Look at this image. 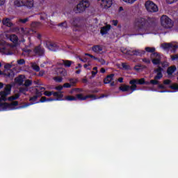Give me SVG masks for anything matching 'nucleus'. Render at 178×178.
Listing matches in <instances>:
<instances>
[{"mask_svg": "<svg viewBox=\"0 0 178 178\" xmlns=\"http://www.w3.org/2000/svg\"><path fill=\"white\" fill-rule=\"evenodd\" d=\"M45 47L49 49V51H56L58 49V45L56 43H52L51 42L49 41H46L44 42Z\"/></svg>", "mask_w": 178, "mask_h": 178, "instance_id": "nucleus-14", "label": "nucleus"}, {"mask_svg": "<svg viewBox=\"0 0 178 178\" xmlns=\"http://www.w3.org/2000/svg\"><path fill=\"white\" fill-rule=\"evenodd\" d=\"M20 33L22 35H31L34 33V31L29 29L27 28H21Z\"/></svg>", "mask_w": 178, "mask_h": 178, "instance_id": "nucleus-18", "label": "nucleus"}, {"mask_svg": "<svg viewBox=\"0 0 178 178\" xmlns=\"http://www.w3.org/2000/svg\"><path fill=\"white\" fill-rule=\"evenodd\" d=\"M32 68L33 70H35L36 72H40V67L37 65L35 63H32Z\"/></svg>", "mask_w": 178, "mask_h": 178, "instance_id": "nucleus-37", "label": "nucleus"}, {"mask_svg": "<svg viewBox=\"0 0 178 178\" xmlns=\"http://www.w3.org/2000/svg\"><path fill=\"white\" fill-rule=\"evenodd\" d=\"M55 90H57V91H61V90H63V86H58L55 88Z\"/></svg>", "mask_w": 178, "mask_h": 178, "instance_id": "nucleus-52", "label": "nucleus"}, {"mask_svg": "<svg viewBox=\"0 0 178 178\" xmlns=\"http://www.w3.org/2000/svg\"><path fill=\"white\" fill-rule=\"evenodd\" d=\"M129 84L131 85V92H133V91L137 90V85L136 84H140V85L149 84V82H148V81L145 82V79L144 78H142L140 79H132L129 81Z\"/></svg>", "mask_w": 178, "mask_h": 178, "instance_id": "nucleus-5", "label": "nucleus"}, {"mask_svg": "<svg viewBox=\"0 0 178 178\" xmlns=\"http://www.w3.org/2000/svg\"><path fill=\"white\" fill-rule=\"evenodd\" d=\"M41 20H45L47 19V15L45 13H42L40 16Z\"/></svg>", "mask_w": 178, "mask_h": 178, "instance_id": "nucleus-51", "label": "nucleus"}, {"mask_svg": "<svg viewBox=\"0 0 178 178\" xmlns=\"http://www.w3.org/2000/svg\"><path fill=\"white\" fill-rule=\"evenodd\" d=\"M170 83H171V81L169 79L164 80V81H163V84H165V86H169V84H170Z\"/></svg>", "mask_w": 178, "mask_h": 178, "instance_id": "nucleus-50", "label": "nucleus"}, {"mask_svg": "<svg viewBox=\"0 0 178 178\" xmlns=\"http://www.w3.org/2000/svg\"><path fill=\"white\" fill-rule=\"evenodd\" d=\"M170 88H172V90H176L178 91V85L177 84H173L170 86Z\"/></svg>", "mask_w": 178, "mask_h": 178, "instance_id": "nucleus-41", "label": "nucleus"}, {"mask_svg": "<svg viewBox=\"0 0 178 178\" xmlns=\"http://www.w3.org/2000/svg\"><path fill=\"white\" fill-rule=\"evenodd\" d=\"M88 98H90L91 99H97L94 95L83 96V94H78L76 95V97L66 96L65 99L66 101H76V99H79V101H86V99H88Z\"/></svg>", "mask_w": 178, "mask_h": 178, "instance_id": "nucleus-3", "label": "nucleus"}, {"mask_svg": "<svg viewBox=\"0 0 178 178\" xmlns=\"http://www.w3.org/2000/svg\"><path fill=\"white\" fill-rule=\"evenodd\" d=\"M114 76V74L107 76V77L104 79V84H109V83L113 80Z\"/></svg>", "mask_w": 178, "mask_h": 178, "instance_id": "nucleus-27", "label": "nucleus"}, {"mask_svg": "<svg viewBox=\"0 0 178 178\" xmlns=\"http://www.w3.org/2000/svg\"><path fill=\"white\" fill-rule=\"evenodd\" d=\"M61 65H64L66 67H70L72 65V61L70 60H62Z\"/></svg>", "mask_w": 178, "mask_h": 178, "instance_id": "nucleus-32", "label": "nucleus"}, {"mask_svg": "<svg viewBox=\"0 0 178 178\" xmlns=\"http://www.w3.org/2000/svg\"><path fill=\"white\" fill-rule=\"evenodd\" d=\"M55 81H57L58 83H61L62 80H63V79L60 76H57L54 78Z\"/></svg>", "mask_w": 178, "mask_h": 178, "instance_id": "nucleus-42", "label": "nucleus"}, {"mask_svg": "<svg viewBox=\"0 0 178 178\" xmlns=\"http://www.w3.org/2000/svg\"><path fill=\"white\" fill-rule=\"evenodd\" d=\"M177 69V68L176 67V66L170 67L167 70V73H168V76L173 74V73H175V72H176Z\"/></svg>", "mask_w": 178, "mask_h": 178, "instance_id": "nucleus-26", "label": "nucleus"}, {"mask_svg": "<svg viewBox=\"0 0 178 178\" xmlns=\"http://www.w3.org/2000/svg\"><path fill=\"white\" fill-rule=\"evenodd\" d=\"M19 97H20V95H19V94H15V95H13L10 97H8V101H15L16 99H17V98H19Z\"/></svg>", "mask_w": 178, "mask_h": 178, "instance_id": "nucleus-34", "label": "nucleus"}, {"mask_svg": "<svg viewBox=\"0 0 178 178\" xmlns=\"http://www.w3.org/2000/svg\"><path fill=\"white\" fill-rule=\"evenodd\" d=\"M70 84H71V86H74V84H76V83H77V79H70Z\"/></svg>", "mask_w": 178, "mask_h": 178, "instance_id": "nucleus-39", "label": "nucleus"}, {"mask_svg": "<svg viewBox=\"0 0 178 178\" xmlns=\"http://www.w3.org/2000/svg\"><path fill=\"white\" fill-rule=\"evenodd\" d=\"M120 51L121 52H122V54H125L127 55H144V54H145V51L144 50H135L134 51H131L129 49H127L124 47H121L120 48Z\"/></svg>", "mask_w": 178, "mask_h": 178, "instance_id": "nucleus-8", "label": "nucleus"}, {"mask_svg": "<svg viewBox=\"0 0 178 178\" xmlns=\"http://www.w3.org/2000/svg\"><path fill=\"white\" fill-rule=\"evenodd\" d=\"M25 63H26V61H24V59H20V60H17L18 65H24Z\"/></svg>", "mask_w": 178, "mask_h": 178, "instance_id": "nucleus-48", "label": "nucleus"}, {"mask_svg": "<svg viewBox=\"0 0 178 178\" xmlns=\"http://www.w3.org/2000/svg\"><path fill=\"white\" fill-rule=\"evenodd\" d=\"M0 52H1V54H5L6 55H12V53H8V49L4 47L0 48Z\"/></svg>", "mask_w": 178, "mask_h": 178, "instance_id": "nucleus-33", "label": "nucleus"}, {"mask_svg": "<svg viewBox=\"0 0 178 178\" xmlns=\"http://www.w3.org/2000/svg\"><path fill=\"white\" fill-rule=\"evenodd\" d=\"M120 90L123 92L130 91L131 90V86L122 85L120 87Z\"/></svg>", "mask_w": 178, "mask_h": 178, "instance_id": "nucleus-28", "label": "nucleus"}, {"mask_svg": "<svg viewBox=\"0 0 178 178\" xmlns=\"http://www.w3.org/2000/svg\"><path fill=\"white\" fill-rule=\"evenodd\" d=\"M145 8L147 12L155 13L158 12V6L152 1H147L145 3Z\"/></svg>", "mask_w": 178, "mask_h": 178, "instance_id": "nucleus-10", "label": "nucleus"}, {"mask_svg": "<svg viewBox=\"0 0 178 178\" xmlns=\"http://www.w3.org/2000/svg\"><path fill=\"white\" fill-rule=\"evenodd\" d=\"M123 2H126V3H130L133 4L134 2H136L137 0H122Z\"/></svg>", "mask_w": 178, "mask_h": 178, "instance_id": "nucleus-40", "label": "nucleus"}, {"mask_svg": "<svg viewBox=\"0 0 178 178\" xmlns=\"http://www.w3.org/2000/svg\"><path fill=\"white\" fill-rule=\"evenodd\" d=\"M152 62L153 65H159L161 63V56L158 53H154L152 54Z\"/></svg>", "mask_w": 178, "mask_h": 178, "instance_id": "nucleus-13", "label": "nucleus"}, {"mask_svg": "<svg viewBox=\"0 0 178 178\" xmlns=\"http://www.w3.org/2000/svg\"><path fill=\"white\" fill-rule=\"evenodd\" d=\"M3 24L4 26H7L8 27H12L13 26V24L10 22V19L6 18L3 20Z\"/></svg>", "mask_w": 178, "mask_h": 178, "instance_id": "nucleus-25", "label": "nucleus"}, {"mask_svg": "<svg viewBox=\"0 0 178 178\" xmlns=\"http://www.w3.org/2000/svg\"><path fill=\"white\" fill-rule=\"evenodd\" d=\"M19 22H21V23H26V22H29V18H25L24 19H19Z\"/></svg>", "mask_w": 178, "mask_h": 178, "instance_id": "nucleus-54", "label": "nucleus"}, {"mask_svg": "<svg viewBox=\"0 0 178 178\" xmlns=\"http://www.w3.org/2000/svg\"><path fill=\"white\" fill-rule=\"evenodd\" d=\"M102 9H109L112 6V0H97Z\"/></svg>", "mask_w": 178, "mask_h": 178, "instance_id": "nucleus-12", "label": "nucleus"}, {"mask_svg": "<svg viewBox=\"0 0 178 178\" xmlns=\"http://www.w3.org/2000/svg\"><path fill=\"white\" fill-rule=\"evenodd\" d=\"M171 59H172V60H176V59H178V54L171 56Z\"/></svg>", "mask_w": 178, "mask_h": 178, "instance_id": "nucleus-53", "label": "nucleus"}, {"mask_svg": "<svg viewBox=\"0 0 178 178\" xmlns=\"http://www.w3.org/2000/svg\"><path fill=\"white\" fill-rule=\"evenodd\" d=\"M79 60H81V62H88V64H85L83 65V67H85V69H87L88 70H90V69H91V67H90V66H91V64L90 63V62H91V60H88V59L87 58H84V59L81 58L79 57Z\"/></svg>", "mask_w": 178, "mask_h": 178, "instance_id": "nucleus-21", "label": "nucleus"}, {"mask_svg": "<svg viewBox=\"0 0 178 178\" xmlns=\"http://www.w3.org/2000/svg\"><path fill=\"white\" fill-rule=\"evenodd\" d=\"M25 80L26 76L24 75H19V76L15 79V83L18 86H22L23 85V83H24Z\"/></svg>", "mask_w": 178, "mask_h": 178, "instance_id": "nucleus-17", "label": "nucleus"}, {"mask_svg": "<svg viewBox=\"0 0 178 178\" xmlns=\"http://www.w3.org/2000/svg\"><path fill=\"white\" fill-rule=\"evenodd\" d=\"M120 67V69H123L124 70H129L130 65H129L127 63H122Z\"/></svg>", "mask_w": 178, "mask_h": 178, "instance_id": "nucleus-31", "label": "nucleus"}, {"mask_svg": "<svg viewBox=\"0 0 178 178\" xmlns=\"http://www.w3.org/2000/svg\"><path fill=\"white\" fill-rule=\"evenodd\" d=\"M5 4V0H0V6Z\"/></svg>", "mask_w": 178, "mask_h": 178, "instance_id": "nucleus-59", "label": "nucleus"}, {"mask_svg": "<svg viewBox=\"0 0 178 178\" xmlns=\"http://www.w3.org/2000/svg\"><path fill=\"white\" fill-rule=\"evenodd\" d=\"M146 52H155L154 47H145Z\"/></svg>", "mask_w": 178, "mask_h": 178, "instance_id": "nucleus-38", "label": "nucleus"}, {"mask_svg": "<svg viewBox=\"0 0 178 178\" xmlns=\"http://www.w3.org/2000/svg\"><path fill=\"white\" fill-rule=\"evenodd\" d=\"M36 95L33 96V97L30 98L31 104H26L24 106L17 107V105H19V102L17 101L13 102L11 104L6 103L5 101H6V97L10 94V91L12 90V86L10 85H6V88L3 91H1L0 92V111H13V109H20L22 108H27V106H30V105H33L34 104H38L39 102L37 101V99L38 97H41L42 95V93L41 92H39L38 90H44V88H39L38 89H36Z\"/></svg>", "mask_w": 178, "mask_h": 178, "instance_id": "nucleus-1", "label": "nucleus"}, {"mask_svg": "<svg viewBox=\"0 0 178 178\" xmlns=\"http://www.w3.org/2000/svg\"><path fill=\"white\" fill-rule=\"evenodd\" d=\"M118 81H119L120 83H123V78H119V79H118Z\"/></svg>", "mask_w": 178, "mask_h": 178, "instance_id": "nucleus-62", "label": "nucleus"}, {"mask_svg": "<svg viewBox=\"0 0 178 178\" xmlns=\"http://www.w3.org/2000/svg\"><path fill=\"white\" fill-rule=\"evenodd\" d=\"M75 69H81V64H78V66H76V67H75Z\"/></svg>", "mask_w": 178, "mask_h": 178, "instance_id": "nucleus-61", "label": "nucleus"}, {"mask_svg": "<svg viewBox=\"0 0 178 178\" xmlns=\"http://www.w3.org/2000/svg\"><path fill=\"white\" fill-rule=\"evenodd\" d=\"M149 84H152L153 86H156L159 84V81L158 79H152L150 82H149Z\"/></svg>", "mask_w": 178, "mask_h": 178, "instance_id": "nucleus-36", "label": "nucleus"}, {"mask_svg": "<svg viewBox=\"0 0 178 178\" xmlns=\"http://www.w3.org/2000/svg\"><path fill=\"white\" fill-rule=\"evenodd\" d=\"M24 87H26L25 88H20L19 91L20 92H22L23 94H25V92H26V91H29V88H27V87H30V86H31V84H33V81L30 79H26L24 81Z\"/></svg>", "mask_w": 178, "mask_h": 178, "instance_id": "nucleus-15", "label": "nucleus"}, {"mask_svg": "<svg viewBox=\"0 0 178 178\" xmlns=\"http://www.w3.org/2000/svg\"><path fill=\"white\" fill-rule=\"evenodd\" d=\"M112 24H113V26H118V20H113Z\"/></svg>", "mask_w": 178, "mask_h": 178, "instance_id": "nucleus-57", "label": "nucleus"}, {"mask_svg": "<svg viewBox=\"0 0 178 178\" xmlns=\"http://www.w3.org/2000/svg\"><path fill=\"white\" fill-rule=\"evenodd\" d=\"M34 52L35 55H38V56H41V55H44V49L41 48V47L38 46L35 48Z\"/></svg>", "mask_w": 178, "mask_h": 178, "instance_id": "nucleus-20", "label": "nucleus"}, {"mask_svg": "<svg viewBox=\"0 0 178 178\" xmlns=\"http://www.w3.org/2000/svg\"><path fill=\"white\" fill-rule=\"evenodd\" d=\"M92 51L96 52V54H99L102 51V47L101 46H94L92 47Z\"/></svg>", "mask_w": 178, "mask_h": 178, "instance_id": "nucleus-29", "label": "nucleus"}, {"mask_svg": "<svg viewBox=\"0 0 178 178\" xmlns=\"http://www.w3.org/2000/svg\"><path fill=\"white\" fill-rule=\"evenodd\" d=\"M162 68L161 67H159L156 70H154V73H155V76H154V79L156 80H161V79H162L163 77V74H162Z\"/></svg>", "mask_w": 178, "mask_h": 178, "instance_id": "nucleus-16", "label": "nucleus"}, {"mask_svg": "<svg viewBox=\"0 0 178 178\" xmlns=\"http://www.w3.org/2000/svg\"><path fill=\"white\" fill-rule=\"evenodd\" d=\"M40 23L39 22H33L31 24V27H38L40 26Z\"/></svg>", "mask_w": 178, "mask_h": 178, "instance_id": "nucleus-49", "label": "nucleus"}, {"mask_svg": "<svg viewBox=\"0 0 178 178\" xmlns=\"http://www.w3.org/2000/svg\"><path fill=\"white\" fill-rule=\"evenodd\" d=\"M70 88L72 87V85L69 83H64L63 88Z\"/></svg>", "mask_w": 178, "mask_h": 178, "instance_id": "nucleus-47", "label": "nucleus"}, {"mask_svg": "<svg viewBox=\"0 0 178 178\" xmlns=\"http://www.w3.org/2000/svg\"><path fill=\"white\" fill-rule=\"evenodd\" d=\"M89 7L90 2L87 0H83L77 4L76 7L74 9V12H75V13H82V12H84L86 9Z\"/></svg>", "mask_w": 178, "mask_h": 178, "instance_id": "nucleus-4", "label": "nucleus"}, {"mask_svg": "<svg viewBox=\"0 0 178 178\" xmlns=\"http://www.w3.org/2000/svg\"><path fill=\"white\" fill-rule=\"evenodd\" d=\"M24 6H26V8H28L29 9L34 8V0H24Z\"/></svg>", "mask_w": 178, "mask_h": 178, "instance_id": "nucleus-19", "label": "nucleus"}, {"mask_svg": "<svg viewBox=\"0 0 178 178\" xmlns=\"http://www.w3.org/2000/svg\"><path fill=\"white\" fill-rule=\"evenodd\" d=\"M111 30V25H106L101 29L100 33L102 35L108 34V31Z\"/></svg>", "mask_w": 178, "mask_h": 178, "instance_id": "nucleus-23", "label": "nucleus"}, {"mask_svg": "<svg viewBox=\"0 0 178 178\" xmlns=\"http://www.w3.org/2000/svg\"><path fill=\"white\" fill-rule=\"evenodd\" d=\"M134 70L136 71V72H141V70H143V68H141V66L140 65H136L134 67Z\"/></svg>", "mask_w": 178, "mask_h": 178, "instance_id": "nucleus-43", "label": "nucleus"}, {"mask_svg": "<svg viewBox=\"0 0 178 178\" xmlns=\"http://www.w3.org/2000/svg\"><path fill=\"white\" fill-rule=\"evenodd\" d=\"M44 95H46V97H51V95H54L56 99L49 98L47 99V97H42L40 102H51V101H62V98H63V95L60 92H49V91H45L44 92Z\"/></svg>", "mask_w": 178, "mask_h": 178, "instance_id": "nucleus-2", "label": "nucleus"}, {"mask_svg": "<svg viewBox=\"0 0 178 178\" xmlns=\"http://www.w3.org/2000/svg\"><path fill=\"white\" fill-rule=\"evenodd\" d=\"M145 24H147V20L143 17L137 18L135 20V27L138 31H143V30H145Z\"/></svg>", "mask_w": 178, "mask_h": 178, "instance_id": "nucleus-6", "label": "nucleus"}, {"mask_svg": "<svg viewBox=\"0 0 178 178\" xmlns=\"http://www.w3.org/2000/svg\"><path fill=\"white\" fill-rule=\"evenodd\" d=\"M13 66V63H6L4 65L5 70H4V75L7 76V77H9L10 79H13L15 77V73L10 70V67Z\"/></svg>", "mask_w": 178, "mask_h": 178, "instance_id": "nucleus-9", "label": "nucleus"}, {"mask_svg": "<svg viewBox=\"0 0 178 178\" xmlns=\"http://www.w3.org/2000/svg\"><path fill=\"white\" fill-rule=\"evenodd\" d=\"M159 88H165V86H163V85H159Z\"/></svg>", "mask_w": 178, "mask_h": 178, "instance_id": "nucleus-63", "label": "nucleus"}, {"mask_svg": "<svg viewBox=\"0 0 178 178\" xmlns=\"http://www.w3.org/2000/svg\"><path fill=\"white\" fill-rule=\"evenodd\" d=\"M161 23L164 29H172L173 27V22L166 15H163L161 17Z\"/></svg>", "mask_w": 178, "mask_h": 178, "instance_id": "nucleus-7", "label": "nucleus"}, {"mask_svg": "<svg viewBox=\"0 0 178 178\" xmlns=\"http://www.w3.org/2000/svg\"><path fill=\"white\" fill-rule=\"evenodd\" d=\"M162 66H163V67H166L169 66V63H168V62H164L162 63Z\"/></svg>", "mask_w": 178, "mask_h": 178, "instance_id": "nucleus-55", "label": "nucleus"}, {"mask_svg": "<svg viewBox=\"0 0 178 178\" xmlns=\"http://www.w3.org/2000/svg\"><path fill=\"white\" fill-rule=\"evenodd\" d=\"M86 56H90V58H92V59H94L95 60H97L99 62V63H101V65H105V60L102 59V58H96L95 56L89 54H85Z\"/></svg>", "mask_w": 178, "mask_h": 178, "instance_id": "nucleus-22", "label": "nucleus"}, {"mask_svg": "<svg viewBox=\"0 0 178 178\" xmlns=\"http://www.w3.org/2000/svg\"><path fill=\"white\" fill-rule=\"evenodd\" d=\"M59 70V73L60 74H61V76H67V72L66 71V70L61 68Z\"/></svg>", "mask_w": 178, "mask_h": 178, "instance_id": "nucleus-35", "label": "nucleus"}, {"mask_svg": "<svg viewBox=\"0 0 178 178\" xmlns=\"http://www.w3.org/2000/svg\"><path fill=\"white\" fill-rule=\"evenodd\" d=\"M98 73V71H92V76H95Z\"/></svg>", "mask_w": 178, "mask_h": 178, "instance_id": "nucleus-60", "label": "nucleus"}, {"mask_svg": "<svg viewBox=\"0 0 178 178\" xmlns=\"http://www.w3.org/2000/svg\"><path fill=\"white\" fill-rule=\"evenodd\" d=\"M143 62L147 63V65H149V63H151V60H149V58H143Z\"/></svg>", "mask_w": 178, "mask_h": 178, "instance_id": "nucleus-44", "label": "nucleus"}, {"mask_svg": "<svg viewBox=\"0 0 178 178\" xmlns=\"http://www.w3.org/2000/svg\"><path fill=\"white\" fill-rule=\"evenodd\" d=\"M0 76H4V77H9V76L5 75V71L3 72L2 71H0Z\"/></svg>", "mask_w": 178, "mask_h": 178, "instance_id": "nucleus-58", "label": "nucleus"}, {"mask_svg": "<svg viewBox=\"0 0 178 178\" xmlns=\"http://www.w3.org/2000/svg\"><path fill=\"white\" fill-rule=\"evenodd\" d=\"M167 3L172 5V3H175V2H177L178 0H165Z\"/></svg>", "mask_w": 178, "mask_h": 178, "instance_id": "nucleus-46", "label": "nucleus"}, {"mask_svg": "<svg viewBox=\"0 0 178 178\" xmlns=\"http://www.w3.org/2000/svg\"><path fill=\"white\" fill-rule=\"evenodd\" d=\"M161 47L163 48V49H170L171 48L173 52H175V51L178 49V45L176 44L175 42L163 43L161 44Z\"/></svg>", "mask_w": 178, "mask_h": 178, "instance_id": "nucleus-11", "label": "nucleus"}, {"mask_svg": "<svg viewBox=\"0 0 178 178\" xmlns=\"http://www.w3.org/2000/svg\"><path fill=\"white\" fill-rule=\"evenodd\" d=\"M59 26L60 27H62L63 29H66V27H67V23L63 22V23L60 24Z\"/></svg>", "mask_w": 178, "mask_h": 178, "instance_id": "nucleus-45", "label": "nucleus"}, {"mask_svg": "<svg viewBox=\"0 0 178 178\" xmlns=\"http://www.w3.org/2000/svg\"><path fill=\"white\" fill-rule=\"evenodd\" d=\"M24 52H25V54H27L28 55H30L31 51L29 49H24Z\"/></svg>", "mask_w": 178, "mask_h": 178, "instance_id": "nucleus-56", "label": "nucleus"}, {"mask_svg": "<svg viewBox=\"0 0 178 178\" xmlns=\"http://www.w3.org/2000/svg\"><path fill=\"white\" fill-rule=\"evenodd\" d=\"M101 73H105L106 70L104 68L100 70Z\"/></svg>", "mask_w": 178, "mask_h": 178, "instance_id": "nucleus-64", "label": "nucleus"}, {"mask_svg": "<svg viewBox=\"0 0 178 178\" xmlns=\"http://www.w3.org/2000/svg\"><path fill=\"white\" fill-rule=\"evenodd\" d=\"M10 40L14 44H17V41H19V38L16 36V35H10Z\"/></svg>", "mask_w": 178, "mask_h": 178, "instance_id": "nucleus-30", "label": "nucleus"}, {"mask_svg": "<svg viewBox=\"0 0 178 178\" xmlns=\"http://www.w3.org/2000/svg\"><path fill=\"white\" fill-rule=\"evenodd\" d=\"M13 3L15 6L20 8V6H24V0H14Z\"/></svg>", "mask_w": 178, "mask_h": 178, "instance_id": "nucleus-24", "label": "nucleus"}]
</instances>
